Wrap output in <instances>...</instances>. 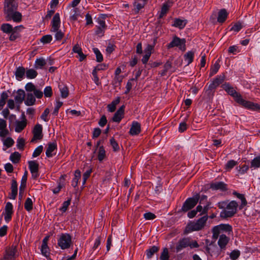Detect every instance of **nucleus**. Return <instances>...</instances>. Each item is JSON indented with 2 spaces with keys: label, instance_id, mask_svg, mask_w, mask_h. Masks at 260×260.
I'll list each match as a JSON object with an SVG mask.
<instances>
[{
  "label": "nucleus",
  "instance_id": "10",
  "mask_svg": "<svg viewBox=\"0 0 260 260\" xmlns=\"http://www.w3.org/2000/svg\"><path fill=\"white\" fill-rule=\"evenodd\" d=\"M71 244V237L68 234H62L58 240V245L62 249L70 247Z\"/></svg>",
  "mask_w": 260,
  "mask_h": 260
},
{
  "label": "nucleus",
  "instance_id": "41",
  "mask_svg": "<svg viewBox=\"0 0 260 260\" xmlns=\"http://www.w3.org/2000/svg\"><path fill=\"white\" fill-rule=\"evenodd\" d=\"M33 202L30 198H27L24 203V208L27 211L32 209Z\"/></svg>",
  "mask_w": 260,
  "mask_h": 260
},
{
  "label": "nucleus",
  "instance_id": "25",
  "mask_svg": "<svg viewBox=\"0 0 260 260\" xmlns=\"http://www.w3.org/2000/svg\"><path fill=\"white\" fill-rule=\"evenodd\" d=\"M25 96V93L24 91L22 89H19L16 93L15 100L16 102L21 104L24 100Z\"/></svg>",
  "mask_w": 260,
  "mask_h": 260
},
{
  "label": "nucleus",
  "instance_id": "12",
  "mask_svg": "<svg viewBox=\"0 0 260 260\" xmlns=\"http://www.w3.org/2000/svg\"><path fill=\"white\" fill-rule=\"evenodd\" d=\"M104 17H98V25L96 26L97 29L95 33L99 36H103L107 26L105 23V20L103 19Z\"/></svg>",
  "mask_w": 260,
  "mask_h": 260
},
{
  "label": "nucleus",
  "instance_id": "40",
  "mask_svg": "<svg viewBox=\"0 0 260 260\" xmlns=\"http://www.w3.org/2000/svg\"><path fill=\"white\" fill-rule=\"evenodd\" d=\"M28 165L30 172L38 171L39 164L37 162L35 161H29Z\"/></svg>",
  "mask_w": 260,
  "mask_h": 260
},
{
  "label": "nucleus",
  "instance_id": "5",
  "mask_svg": "<svg viewBox=\"0 0 260 260\" xmlns=\"http://www.w3.org/2000/svg\"><path fill=\"white\" fill-rule=\"evenodd\" d=\"M208 218V215H204L200 218L196 222L189 224L185 232L187 233L191 231H198L202 230L205 226Z\"/></svg>",
  "mask_w": 260,
  "mask_h": 260
},
{
  "label": "nucleus",
  "instance_id": "39",
  "mask_svg": "<svg viewBox=\"0 0 260 260\" xmlns=\"http://www.w3.org/2000/svg\"><path fill=\"white\" fill-rule=\"evenodd\" d=\"M1 29L4 32L7 34L10 33L14 30L12 25L8 23L2 24L1 26Z\"/></svg>",
  "mask_w": 260,
  "mask_h": 260
},
{
  "label": "nucleus",
  "instance_id": "50",
  "mask_svg": "<svg viewBox=\"0 0 260 260\" xmlns=\"http://www.w3.org/2000/svg\"><path fill=\"white\" fill-rule=\"evenodd\" d=\"M240 255V252L239 250H234L231 252L230 254V257L231 259L236 260L239 257Z\"/></svg>",
  "mask_w": 260,
  "mask_h": 260
},
{
  "label": "nucleus",
  "instance_id": "22",
  "mask_svg": "<svg viewBox=\"0 0 260 260\" xmlns=\"http://www.w3.org/2000/svg\"><path fill=\"white\" fill-rule=\"evenodd\" d=\"M60 24V17H53L51 22V31H56L59 29Z\"/></svg>",
  "mask_w": 260,
  "mask_h": 260
},
{
  "label": "nucleus",
  "instance_id": "1",
  "mask_svg": "<svg viewBox=\"0 0 260 260\" xmlns=\"http://www.w3.org/2000/svg\"><path fill=\"white\" fill-rule=\"evenodd\" d=\"M221 87L230 95L232 96L235 99V101L240 105L249 109L260 110L259 105L244 100L242 98L241 95L237 92L229 83H225L222 85Z\"/></svg>",
  "mask_w": 260,
  "mask_h": 260
},
{
  "label": "nucleus",
  "instance_id": "38",
  "mask_svg": "<svg viewBox=\"0 0 260 260\" xmlns=\"http://www.w3.org/2000/svg\"><path fill=\"white\" fill-rule=\"evenodd\" d=\"M194 52L188 51L184 55L185 60L187 61V64H189L193 61Z\"/></svg>",
  "mask_w": 260,
  "mask_h": 260
},
{
  "label": "nucleus",
  "instance_id": "52",
  "mask_svg": "<svg viewBox=\"0 0 260 260\" xmlns=\"http://www.w3.org/2000/svg\"><path fill=\"white\" fill-rule=\"evenodd\" d=\"M238 164V162L234 160H230L226 164L225 168L228 170H231Z\"/></svg>",
  "mask_w": 260,
  "mask_h": 260
},
{
  "label": "nucleus",
  "instance_id": "17",
  "mask_svg": "<svg viewBox=\"0 0 260 260\" xmlns=\"http://www.w3.org/2000/svg\"><path fill=\"white\" fill-rule=\"evenodd\" d=\"M141 132V124L137 121H134L132 123L129 133L131 135H137Z\"/></svg>",
  "mask_w": 260,
  "mask_h": 260
},
{
  "label": "nucleus",
  "instance_id": "56",
  "mask_svg": "<svg viewBox=\"0 0 260 260\" xmlns=\"http://www.w3.org/2000/svg\"><path fill=\"white\" fill-rule=\"evenodd\" d=\"M43 149V146L41 145L38 147L34 151L32 154V156L34 157L39 156L42 153Z\"/></svg>",
  "mask_w": 260,
  "mask_h": 260
},
{
  "label": "nucleus",
  "instance_id": "42",
  "mask_svg": "<svg viewBox=\"0 0 260 260\" xmlns=\"http://www.w3.org/2000/svg\"><path fill=\"white\" fill-rule=\"evenodd\" d=\"M106 156V151L103 146H100L98 152V159L102 161Z\"/></svg>",
  "mask_w": 260,
  "mask_h": 260
},
{
  "label": "nucleus",
  "instance_id": "8",
  "mask_svg": "<svg viewBox=\"0 0 260 260\" xmlns=\"http://www.w3.org/2000/svg\"><path fill=\"white\" fill-rule=\"evenodd\" d=\"M212 231L213 233V239L216 240L219 237V234L221 232H232V226L229 224H220L214 226Z\"/></svg>",
  "mask_w": 260,
  "mask_h": 260
},
{
  "label": "nucleus",
  "instance_id": "2",
  "mask_svg": "<svg viewBox=\"0 0 260 260\" xmlns=\"http://www.w3.org/2000/svg\"><path fill=\"white\" fill-rule=\"evenodd\" d=\"M19 0H5L4 11L6 16H22L18 11Z\"/></svg>",
  "mask_w": 260,
  "mask_h": 260
},
{
  "label": "nucleus",
  "instance_id": "34",
  "mask_svg": "<svg viewBox=\"0 0 260 260\" xmlns=\"http://www.w3.org/2000/svg\"><path fill=\"white\" fill-rule=\"evenodd\" d=\"M81 177V173L79 170H77L75 172V177L73 179L72 185L74 187H76L78 185L79 179Z\"/></svg>",
  "mask_w": 260,
  "mask_h": 260
},
{
  "label": "nucleus",
  "instance_id": "37",
  "mask_svg": "<svg viewBox=\"0 0 260 260\" xmlns=\"http://www.w3.org/2000/svg\"><path fill=\"white\" fill-rule=\"evenodd\" d=\"M8 94L6 92H3L0 97V110H1L6 104V101L8 98Z\"/></svg>",
  "mask_w": 260,
  "mask_h": 260
},
{
  "label": "nucleus",
  "instance_id": "59",
  "mask_svg": "<svg viewBox=\"0 0 260 260\" xmlns=\"http://www.w3.org/2000/svg\"><path fill=\"white\" fill-rule=\"evenodd\" d=\"M70 202L71 200H68L66 201H64L63 203L62 206L59 209V210L63 212H66L70 204Z\"/></svg>",
  "mask_w": 260,
  "mask_h": 260
},
{
  "label": "nucleus",
  "instance_id": "21",
  "mask_svg": "<svg viewBox=\"0 0 260 260\" xmlns=\"http://www.w3.org/2000/svg\"><path fill=\"white\" fill-rule=\"evenodd\" d=\"M11 192L10 193V199L14 200L17 194V183L15 179H13L11 184Z\"/></svg>",
  "mask_w": 260,
  "mask_h": 260
},
{
  "label": "nucleus",
  "instance_id": "62",
  "mask_svg": "<svg viewBox=\"0 0 260 260\" xmlns=\"http://www.w3.org/2000/svg\"><path fill=\"white\" fill-rule=\"evenodd\" d=\"M25 88L26 90L29 92L34 91L36 89L35 86L32 83H28L26 84Z\"/></svg>",
  "mask_w": 260,
  "mask_h": 260
},
{
  "label": "nucleus",
  "instance_id": "24",
  "mask_svg": "<svg viewBox=\"0 0 260 260\" xmlns=\"http://www.w3.org/2000/svg\"><path fill=\"white\" fill-rule=\"evenodd\" d=\"M36 101L35 96L31 93H28L26 94V98L24 101V103L28 106H32L35 105Z\"/></svg>",
  "mask_w": 260,
  "mask_h": 260
},
{
  "label": "nucleus",
  "instance_id": "7",
  "mask_svg": "<svg viewBox=\"0 0 260 260\" xmlns=\"http://www.w3.org/2000/svg\"><path fill=\"white\" fill-rule=\"evenodd\" d=\"M200 199V194L196 193L192 198H188L183 203L181 210L187 212L196 206Z\"/></svg>",
  "mask_w": 260,
  "mask_h": 260
},
{
  "label": "nucleus",
  "instance_id": "31",
  "mask_svg": "<svg viewBox=\"0 0 260 260\" xmlns=\"http://www.w3.org/2000/svg\"><path fill=\"white\" fill-rule=\"evenodd\" d=\"M159 250V247L156 246H153L147 249L146 251L147 257L148 258L152 257L153 255L158 252Z\"/></svg>",
  "mask_w": 260,
  "mask_h": 260
},
{
  "label": "nucleus",
  "instance_id": "35",
  "mask_svg": "<svg viewBox=\"0 0 260 260\" xmlns=\"http://www.w3.org/2000/svg\"><path fill=\"white\" fill-rule=\"evenodd\" d=\"M20 154L18 152H15L10 155V160L14 164L18 163L20 159Z\"/></svg>",
  "mask_w": 260,
  "mask_h": 260
},
{
  "label": "nucleus",
  "instance_id": "58",
  "mask_svg": "<svg viewBox=\"0 0 260 260\" xmlns=\"http://www.w3.org/2000/svg\"><path fill=\"white\" fill-rule=\"evenodd\" d=\"M169 9V6L167 4H164L161 9L160 14L159 16H162L166 14L167 12Z\"/></svg>",
  "mask_w": 260,
  "mask_h": 260
},
{
  "label": "nucleus",
  "instance_id": "55",
  "mask_svg": "<svg viewBox=\"0 0 260 260\" xmlns=\"http://www.w3.org/2000/svg\"><path fill=\"white\" fill-rule=\"evenodd\" d=\"M243 27L242 23L240 22H237L231 28V30H234L236 32H238Z\"/></svg>",
  "mask_w": 260,
  "mask_h": 260
},
{
  "label": "nucleus",
  "instance_id": "43",
  "mask_svg": "<svg viewBox=\"0 0 260 260\" xmlns=\"http://www.w3.org/2000/svg\"><path fill=\"white\" fill-rule=\"evenodd\" d=\"M220 68L219 63L216 61L214 66L211 68L210 72V76H212L215 74L218 71Z\"/></svg>",
  "mask_w": 260,
  "mask_h": 260
},
{
  "label": "nucleus",
  "instance_id": "27",
  "mask_svg": "<svg viewBox=\"0 0 260 260\" xmlns=\"http://www.w3.org/2000/svg\"><path fill=\"white\" fill-rule=\"evenodd\" d=\"M172 61L168 60L164 66V70L159 73L160 76L161 77L166 76L167 75V73L172 68Z\"/></svg>",
  "mask_w": 260,
  "mask_h": 260
},
{
  "label": "nucleus",
  "instance_id": "33",
  "mask_svg": "<svg viewBox=\"0 0 260 260\" xmlns=\"http://www.w3.org/2000/svg\"><path fill=\"white\" fill-rule=\"evenodd\" d=\"M25 73V69L22 67L18 68L15 72V76L18 79H22Z\"/></svg>",
  "mask_w": 260,
  "mask_h": 260
},
{
  "label": "nucleus",
  "instance_id": "61",
  "mask_svg": "<svg viewBox=\"0 0 260 260\" xmlns=\"http://www.w3.org/2000/svg\"><path fill=\"white\" fill-rule=\"evenodd\" d=\"M107 123V118L105 115H103L100 118L98 123L101 127H104Z\"/></svg>",
  "mask_w": 260,
  "mask_h": 260
},
{
  "label": "nucleus",
  "instance_id": "54",
  "mask_svg": "<svg viewBox=\"0 0 260 260\" xmlns=\"http://www.w3.org/2000/svg\"><path fill=\"white\" fill-rule=\"evenodd\" d=\"M17 146L19 150H23L25 145V140L23 138H19L17 141Z\"/></svg>",
  "mask_w": 260,
  "mask_h": 260
},
{
  "label": "nucleus",
  "instance_id": "18",
  "mask_svg": "<svg viewBox=\"0 0 260 260\" xmlns=\"http://www.w3.org/2000/svg\"><path fill=\"white\" fill-rule=\"evenodd\" d=\"M210 188L213 190H227V185L223 182H218L210 184Z\"/></svg>",
  "mask_w": 260,
  "mask_h": 260
},
{
  "label": "nucleus",
  "instance_id": "47",
  "mask_svg": "<svg viewBox=\"0 0 260 260\" xmlns=\"http://www.w3.org/2000/svg\"><path fill=\"white\" fill-rule=\"evenodd\" d=\"M52 40V37L51 35H47L43 36L40 39L41 42L45 44L49 43Z\"/></svg>",
  "mask_w": 260,
  "mask_h": 260
},
{
  "label": "nucleus",
  "instance_id": "19",
  "mask_svg": "<svg viewBox=\"0 0 260 260\" xmlns=\"http://www.w3.org/2000/svg\"><path fill=\"white\" fill-rule=\"evenodd\" d=\"M230 240V238L225 235L222 234L219 236L218 244L221 249H224Z\"/></svg>",
  "mask_w": 260,
  "mask_h": 260
},
{
  "label": "nucleus",
  "instance_id": "28",
  "mask_svg": "<svg viewBox=\"0 0 260 260\" xmlns=\"http://www.w3.org/2000/svg\"><path fill=\"white\" fill-rule=\"evenodd\" d=\"M120 97H117L116 99L112 102V103L109 104L107 106L108 110L110 112H113L116 110V106L120 102Z\"/></svg>",
  "mask_w": 260,
  "mask_h": 260
},
{
  "label": "nucleus",
  "instance_id": "53",
  "mask_svg": "<svg viewBox=\"0 0 260 260\" xmlns=\"http://www.w3.org/2000/svg\"><path fill=\"white\" fill-rule=\"evenodd\" d=\"M14 143V140L10 137L7 138L4 141V144L7 148L11 147Z\"/></svg>",
  "mask_w": 260,
  "mask_h": 260
},
{
  "label": "nucleus",
  "instance_id": "64",
  "mask_svg": "<svg viewBox=\"0 0 260 260\" xmlns=\"http://www.w3.org/2000/svg\"><path fill=\"white\" fill-rule=\"evenodd\" d=\"M101 129L100 128L96 127V128H94L93 133H92V138L94 139V138H98V137H99V136L101 135Z\"/></svg>",
  "mask_w": 260,
  "mask_h": 260
},
{
  "label": "nucleus",
  "instance_id": "4",
  "mask_svg": "<svg viewBox=\"0 0 260 260\" xmlns=\"http://www.w3.org/2000/svg\"><path fill=\"white\" fill-rule=\"evenodd\" d=\"M238 204L235 201L230 202L224 209L220 212V217L225 219L232 217L237 213Z\"/></svg>",
  "mask_w": 260,
  "mask_h": 260
},
{
  "label": "nucleus",
  "instance_id": "60",
  "mask_svg": "<svg viewBox=\"0 0 260 260\" xmlns=\"http://www.w3.org/2000/svg\"><path fill=\"white\" fill-rule=\"evenodd\" d=\"M44 95L46 97H51L52 95V88L50 86H47L44 89Z\"/></svg>",
  "mask_w": 260,
  "mask_h": 260
},
{
  "label": "nucleus",
  "instance_id": "11",
  "mask_svg": "<svg viewBox=\"0 0 260 260\" xmlns=\"http://www.w3.org/2000/svg\"><path fill=\"white\" fill-rule=\"evenodd\" d=\"M185 39H180L177 36L173 38V40L168 45V48H171L174 47H178L180 49L185 50Z\"/></svg>",
  "mask_w": 260,
  "mask_h": 260
},
{
  "label": "nucleus",
  "instance_id": "14",
  "mask_svg": "<svg viewBox=\"0 0 260 260\" xmlns=\"http://www.w3.org/2000/svg\"><path fill=\"white\" fill-rule=\"evenodd\" d=\"M13 205L10 202H8L6 204L5 208V219L7 222L9 221L12 218V215L13 213Z\"/></svg>",
  "mask_w": 260,
  "mask_h": 260
},
{
  "label": "nucleus",
  "instance_id": "13",
  "mask_svg": "<svg viewBox=\"0 0 260 260\" xmlns=\"http://www.w3.org/2000/svg\"><path fill=\"white\" fill-rule=\"evenodd\" d=\"M42 126L41 124H37L34 128L33 138L31 140V142H35L36 140H41L43 138Z\"/></svg>",
  "mask_w": 260,
  "mask_h": 260
},
{
  "label": "nucleus",
  "instance_id": "57",
  "mask_svg": "<svg viewBox=\"0 0 260 260\" xmlns=\"http://www.w3.org/2000/svg\"><path fill=\"white\" fill-rule=\"evenodd\" d=\"M92 172V169H88L86 171V172L83 174V181L82 182V185H84L86 180L88 178V177L90 176V174Z\"/></svg>",
  "mask_w": 260,
  "mask_h": 260
},
{
  "label": "nucleus",
  "instance_id": "30",
  "mask_svg": "<svg viewBox=\"0 0 260 260\" xmlns=\"http://www.w3.org/2000/svg\"><path fill=\"white\" fill-rule=\"evenodd\" d=\"M61 96L62 98H66L69 95V90L68 87L63 84H59L58 85Z\"/></svg>",
  "mask_w": 260,
  "mask_h": 260
},
{
  "label": "nucleus",
  "instance_id": "45",
  "mask_svg": "<svg viewBox=\"0 0 260 260\" xmlns=\"http://www.w3.org/2000/svg\"><path fill=\"white\" fill-rule=\"evenodd\" d=\"M110 143L114 151H118L119 150V145L114 138L110 139Z\"/></svg>",
  "mask_w": 260,
  "mask_h": 260
},
{
  "label": "nucleus",
  "instance_id": "63",
  "mask_svg": "<svg viewBox=\"0 0 260 260\" xmlns=\"http://www.w3.org/2000/svg\"><path fill=\"white\" fill-rule=\"evenodd\" d=\"M49 109L48 108H46L42 114V115L41 116V119L44 120L45 121H48L49 119L47 118V116L49 113Z\"/></svg>",
  "mask_w": 260,
  "mask_h": 260
},
{
  "label": "nucleus",
  "instance_id": "29",
  "mask_svg": "<svg viewBox=\"0 0 260 260\" xmlns=\"http://www.w3.org/2000/svg\"><path fill=\"white\" fill-rule=\"evenodd\" d=\"M56 149V144L54 143H50L48 144V147L46 151V154L47 157H50L52 156V152Z\"/></svg>",
  "mask_w": 260,
  "mask_h": 260
},
{
  "label": "nucleus",
  "instance_id": "9",
  "mask_svg": "<svg viewBox=\"0 0 260 260\" xmlns=\"http://www.w3.org/2000/svg\"><path fill=\"white\" fill-rule=\"evenodd\" d=\"M17 251V248L15 245L7 247L5 248L3 256L0 258V260H15Z\"/></svg>",
  "mask_w": 260,
  "mask_h": 260
},
{
  "label": "nucleus",
  "instance_id": "36",
  "mask_svg": "<svg viewBox=\"0 0 260 260\" xmlns=\"http://www.w3.org/2000/svg\"><path fill=\"white\" fill-rule=\"evenodd\" d=\"M38 75V73L34 69H28L26 71V76L28 79H34Z\"/></svg>",
  "mask_w": 260,
  "mask_h": 260
},
{
  "label": "nucleus",
  "instance_id": "6",
  "mask_svg": "<svg viewBox=\"0 0 260 260\" xmlns=\"http://www.w3.org/2000/svg\"><path fill=\"white\" fill-rule=\"evenodd\" d=\"M81 0H73L69 3L67 7L66 10L69 13V16H79L81 10L79 6Z\"/></svg>",
  "mask_w": 260,
  "mask_h": 260
},
{
  "label": "nucleus",
  "instance_id": "26",
  "mask_svg": "<svg viewBox=\"0 0 260 260\" xmlns=\"http://www.w3.org/2000/svg\"><path fill=\"white\" fill-rule=\"evenodd\" d=\"M186 23V20H182L179 18H176L175 19L174 23L172 25L176 27H178L180 29H182L185 26Z\"/></svg>",
  "mask_w": 260,
  "mask_h": 260
},
{
  "label": "nucleus",
  "instance_id": "46",
  "mask_svg": "<svg viewBox=\"0 0 260 260\" xmlns=\"http://www.w3.org/2000/svg\"><path fill=\"white\" fill-rule=\"evenodd\" d=\"M169 258V252L167 248H164L160 256V260H168Z\"/></svg>",
  "mask_w": 260,
  "mask_h": 260
},
{
  "label": "nucleus",
  "instance_id": "16",
  "mask_svg": "<svg viewBox=\"0 0 260 260\" xmlns=\"http://www.w3.org/2000/svg\"><path fill=\"white\" fill-rule=\"evenodd\" d=\"M124 108L125 106L124 105H122L115 112L112 118V120L114 122L119 123L121 121V120L123 117Z\"/></svg>",
  "mask_w": 260,
  "mask_h": 260
},
{
  "label": "nucleus",
  "instance_id": "20",
  "mask_svg": "<svg viewBox=\"0 0 260 260\" xmlns=\"http://www.w3.org/2000/svg\"><path fill=\"white\" fill-rule=\"evenodd\" d=\"M145 5V1L144 0H137L134 3L133 11L135 12V14L138 13Z\"/></svg>",
  "mask_w": 260,
  "mask_h": 260
},
{
  "label": "nucleus",
  "instance_id": "32",
  "mask_svg": "<svg viewBox=\"0 0 260 260\" xmlns=\"http://www.w3.org/2000/svg\"><path fill=\"white\" fill-rule=\"evenodd\" d=\"M46 64V62L43 58H40L36 59L34 67L36 69H42V68L45 66Z\"/></svg>",
  "mask_w": 260,
  "mask_h": 260
},
{
  "label": "nucleus",
  "instance_id": "51",
  "mask_svg": "<svg viewBox=\"0 0 260 260\" xmlns=\"http://www.w3.org/2000/svg\"><path fill=\"white\" fill-rule=\"evenodd\" d=\"M73 51L78 54L79 61H81V48L79 44H76L74 46Z\"/></svg>",
  "mask_w": 260,
  "mask_h": 260
},
{
  "label": "nucleus",
  "instance_id": "23",
  "mask_svg": "<svg viewBox=\"0 0 260 260\" xmlns=\"http://www.w3.org/2000/svg\"><path fill=\"white\" fill-rule=\"evenodd\" d=\"M27 124V120L17 121L16 122V126L15 128V132L17 133L21 132L26 127Z\"/></svg>",
  "mask_w": 260,
  "mask_h": 260
},
{
  "label": "nucleus",
  "instance_id": "44",
  "mask_svg": "<svg viewBox=\"0 0 260 260\" xmlns=\"http://www.w3.org/2000/svg\"><path fill=\"white\" fill-rule=\"evenodd\" d=\"M93 51L96 55V60L98 62H102L103 60V57L100 50L98 48H94L93 49Z\"/></svg>",
  "mask_w": 260,
  "mask_h": 260
},
{
  "label": "nucleus",
  "instance_id": "15",
  "mask_svg": "<svg viewBox=\"0 0 260 260\" xmlns=\"http://www.w3.org/2000/svg\"><path fill=\"white\" fill-rule=\"evenodd\" d=\"M224 78V75L217 76V77L214 79L213 82L209 85L208 89L211 90L215 89L223 82Z\"/></svg>",
  "mask_w": 260,
  "mask_h": 260
},
{
  "label": "nucleus",
  "instance_id": "49",
  "mask_svg": "<svg viewBox=\"0 0 260 260\" xmlns=\"http://www.w3.org/2000/svg\"><path fill=\"white\" fill-rule=\"evenodd\" d=\"M49 248L48 245H42L41 246V252L42 254L46 256V257H48L49 256L50 252L49 251Z\"/></svg>",
  "mask_w": 260,
  "mask_h": 260
},
{
  "label": "nucleus",
  "instance_id": "48",
  "mask_svg": "<svg viewBox=\"0 0 260 260\" xmlns=\"http://www.w3.org/2000/svg\"><path fill=\"white\" fill-rule=\"evenodd\" d=\"M260 166V156L255 157L251 162V167L257 168Z\"/></svg>",
  "mask_w": 260,
  "mask_h": 260
},
{
  "label": "nucleus",
  "instance_id": "3",
  "mask_svg": "<svg viewBox=\"0 0 260 260\" xmlns=\"http://www.w3.org/2000/svg\"><path fill=\"white\" fill-rule=\"evenodd\" d=\"M187 247L192 249L199 247V245L197 241L192 240L190 237L183 238L180 239L176 244V252H179Z\"/></svg>",
  "mask_w": 260,
  "mask_h": 260
}]
</instances>
